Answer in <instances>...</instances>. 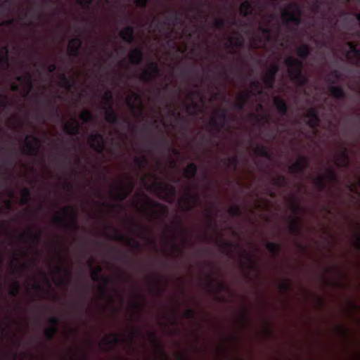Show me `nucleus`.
<instances>
[{"mask_svg": "<svg viewBox=\"0 0 360 360\" xmlns=\"http://www.w3.org/2000/svg\"><path fill=\"white\" fill-rule=\"evenodd\" d=\"M241 256L247 262L251 263V265L249 266L250 269H253L256 267V264H255V262L253 261L252 257L249 253L246 252L245 250H243L241 252Z\"/></svg>", "mask_w": 360, "mask_h": 360, "instance_id": "49", "label": "nucleus"}, {"mask_svg": "<svg viewBox=\"0 0 360 360\" xmlns=\"http://www.w3.org/2000/svg\"><path fill=\"white\" fill-rule=\"evenodd\" d=\"M103 99L104 101V105L103 108H109L110 106H112L113 94L111 91H106L103 96Z\"/></svg>", "mask_w": 360, "mask_h": 360, "instance_id": "43", "label": "nucleus"}, {"mask_svg": "<svg viewBox=\"0 0 360 360\" xmlns=\"http://www.w3.org/2000/svg\"><path fill=\"white\" fill-rule=\"evenodd\" d=\"M226 21L224 18H215L213 22V27L217 30H222L226 25Z\"/></svg>", "mask_w": 360, "mask_h": 360, "instance_id": "48", "label": "nucleus"}, {"mask_svg": "<svg viewBox=\"0 0 360 360\" xmlns=\"http://www.w3.org/2000/svg\"><path fill=\"white\" fill-rule=\"evenodd\" d=\"M22 198L20 200V204L22 205H28L30 202L31 200V191L28 188H24L21 191Z\"/></svg>", "mask_w": 360, "mask_h": 360, "instance_id": "36", "label": "nucleus"}, {"mask_svg": "<svg viewBox=\"0 0 360 360\" xmlns=\"http://www.w3.org/2000/svg\"><path fill=\"white\" fill-rule=\"evenodd\" d=\"M251 93V91L248 90L245 92L239 94L238 96V100L233 105L235 109L238 110H243L248 101L250 100Z\"/></svg>", "mask_w": 360, "mask_h": 360, "instance_id": "17", "label": "nucleus"}, {"mask_svg": "<svg viewBox=\"0 0 360 360\" xmlns=\"http://www.w3.org/2000/svg\"><path fill=\"white\" fill-rule=\"evenodd\" d=\"M28 235L31 242L34 243V245H37L39 243L41 236V230H39L37 233H34L32 229H30L28 231Z\"/></svg>", "mask_w": 360, "mask_h": 360, "instance_id": "42", "label": "nucleus"}, {"mask_svg": "<svg viewBox=\"0 0 360 360\" xmlns=\"http://www.w3.org/2000/svg\"><path fill=\"white\" fill-rule=\"evenodd\" d=\"M60 86L70 89L75 84L73 79L67 77L65 74L60 75Z\"/></svg>", "mask_w": 360, "mask_h": 360, "instance_id": "31", "label": "nucleus"}, {"mask_svg": "<svg viewBox=\"0 0 360 360\" xmlns=\"http://www.w3.org/2000/svg\"><path fill=\"white\" fill-rule=\"evenodd\" d=\"M127 184L126 186L119 185L116 187L115 193H113L114 198L119 201L122 202L132 192L134 188L135 184L133 179L129 175H127ZM112 194V192H111Z\"/></svg>", "mask_w": 360, "mask_h": 360, "instance_id": "5", "label": "nucleus"}, {"mask_svg": "<svg viewBox=\"0 0 360 360\" xmlns=\"http://www.w3.org/2000/svg\"><path fill=\"white\" fill-rule=\"evenodd\" d=\"M289 8L292 10V12H290L291 13H295V15H302V8L299 4L296 3H292L289 4Z\"/></svg>", "mask_w": 360, "mask_h": 360, "instance_id": "57", "label": "nucleus"}, {"mask_svg": "<svg viewBox=\"0 0 360 360\" xmlns=\"http://www.w3.org/2000/svg\"><path fill=\"white\" fill-rule=\"evenodd\" d=\"M342 77V73L338 70H333L330 72L329 75L326 77V80L331 84H335L337 80Z\"/></svg>", "mask_w": 360, "mask_h": 360, "instance_id": "33", "label": "nucleus"}, {"mask_svg": "<svg viewBox=\"0 0 360 360\" xmlns=\"http://www.w3.org/2000/svg\"><path fill=\"white\" fill-rule=\"evenodd\" d=\"M147 205L152 209L160 208V209H163L165 210V212H167L166 207L164 205H162L161 203L156 202L151 199H149L147 201Z\"/></svg>", "mask_w": 360, "mask_h": 360, "instance_id": "54", "label": "nucleus"}, {"mask_svg": "<svg viewBox=\"0 0 360 360\" xmlns=\"http://www.w3.org/2000/svg\"><path fill=\"white\" fill-rule=\"evenodd\" d=\"M228 110L219 108L215 112V116L212 117L208 122L210 129L214 134H219L225 127L228 118Z\"/></svg>", "mask_w": 360, "mask_h": 360, "instance_id": "3", "label": "nucleus"}, {"mask_svg": "<svg viewBox=\"0 0 360 360\" xmlns=\"http://www.w3.org/2000/svg\"><path fill=\"white\" fill-rule=\"evenodd\" d=\"M279 288L283 292H287L290 289V283L288 281H283L279 284Z\"/></svg>", "mask_w": 360, "mask_h": 360, "instance_id": "62", "label": "nucleus"}, {"mask_svg": "<svg viewBox=\"0 0 360 360\" xmlns=\"http://www.w3.org/2000/svg\"><path fill=\"white\" fill-rule=\"evenodd\" d=\"M198 172V167L196 164L191 162L188 164L184 170V176L188 179H193L196 176Z\"/></svg>", "mask_w": 360, "mask_h": 360, "instance_id": "26", "label": "nucleus"}, {"mask_svg": "<svg viewBox=\"0 0 360 360\" xmlns=\"http://www.w3.org/2000/svg\"><path fill=\"white\" fill-rule=\"evenodd\" d=\"M63 129L66 134L70 136H77L80 133L81 126L75 118H72V122H67Z\"/></svg>", "mask_w": 360, "mask_h": 360, "instance_id": "16", "label": "nucleus"}, {"mask_svg": "<svg viewBox=\"0 0 360 360\" xmlns=\"http://www.w3.org/2000/svg\"><path fill=\"white\" fill-rule=\"evenodd\" d=\"M119 35L122 38V39L127 44H131L134 41V35H129V34L127 32H124V34H122V30L120 32Z\"/></svg>", "mask_w": 360, "mask_h": 360, "instance_id": "53", "label": "nucleus"}, {"mask_svg": "<svg viewBox=\"0 0 360 360\" xmlns=\"http://www.w3.org/2000/svg\"><path fill=\"white\" fill-rule=\"evenodd\" d=\"M108 229L112 230L113 231L112 235H108L107 237L109 239L120 241V242H125L128 245L135 249L141 248V243L133 238H128L125 237L122 233H121L116 228L112 226H108Z\"/></svg>", "mask_w": 360, "mask_h": 360, "instance_id": "6", "label": "nucleus"}, {"mask_svg": "<svg viewBox=\"0 0 360 360\" xmlns=\"http://www.w3.org/2000/svg\"><path fill=\"white\" fill-rule=\"evenodd\" d=\"M25 79V80L28 83L30 89L32 87V77L31 73L29 71H27L25 74V77L18 76L16 77V80L18 82H22Z\"/></svg>", "mask_w": 360, "mask_h": 360, "instance_id": "50", "label": "nucleus"}, {"mask_svg": "<svg viewBox=\"0 0 360 360\" xmlns=\"http://www.w3.org/2000/svg\"><path fill=\"white\" fill-rule=\"evenodd\" d=\"M250 87L251 89L257 91L258 94H262V84L259 81H257V80L252 81L250 84Z\"/></svg>", "mask_w": 360, "mask_h": 360, "instance_id": "56", "label": "nucleus"}, {"mask_svg": "<svg viewBox=\"0 0 360 360\" xmlns=\"http://www.w3.org/2000/svg\"><path fill=\"white\" fill-rule=\"evenodd\" d=\"M79 117L84 123L89 122L93 120V115L89 110H83Z\"/></svg>", "mask_w": 360, "mask_h": 360, "instance_id": "46", "label": "nucleus"}, {"mask_svg": "<svg viewBox=\"0 0 360 360\" xmlns=\"http://www.w3.org/2000/svg\"><path fill=\"white\" fill-rule=\"evenodd\" d=\"M338 160L340 162V165L345 167H347L349 164V155L347 154V151L345 148H344L338 155Z\"/></svg>", "mask_w": 360, "mask_h": 360, "instance_id": "39", "label": "nucleus"}, {"mask_svg": "<svg viewBox=\"0 0 360 360\" xmlns=\"http://www.w3.org/2000/svg\"><path fill=\"white\" fill-rule=\"evenodd\" d=\"M131 224L132 226V231H134V229H137L139 232V236L141 238H146V228L143 226L136 221H131Z\"/></svg>", "mask_w": 360, "mask_h": 360, "instance_id": "45", "label": "nucleus"}, {"mask_svg": "<svg viewBox=\"0 0 360 360\" xmlns=\"http://www.w3.org/2000/svg\"><path fill=\"white\" fill-rule=\"evenodd\" d=\"M63 215L58 214L53 218L54 224L66 229L72 230L74 231H77V213L76 210L72 206H68L62 208Z\"/></svg>", "mask_w": 360, "mask_h": 360, "instance_id": "2", "label": "nucleus"}, {"mask_svg": "<svg viewBox=\"0 0 360 360\" xmlns=\"http://www.w3.org/2000/svg\"><path fill=\"white\" fill-rule=\"evenodd\" d=\"M329 93L336 99L343 100L346 98V93L341 86L331 85L328 87Z\"/></svg>", "mask_w": 360, "mask_h": 360, "instance_id": "24", "label": "nucleus"}, {"mask_svg": "<svg viewBox=\"0 0 360 360\" xmlns=\"http://www.w3.org/2000/svg\"><path fill=\"white\" fill-rule=\"evenodd\" d=\"M90 147L99 154H102L105 150L104 136L101 133H91L89 136Z\"/></svg>", "mask_w": 360, "mask_h": 360, "instance_id": "7", "label": "nucleus"}, {"mask_svg": "<svg viewBox=\"0 0 360 360\" xmlns=\"http://www.w3.org/2000/svg\"><path fill=\"white\" fill-rule=\"evenodd\" d=\"M255 152L257 155L264 158H270L271 157L268 148L264 146L257 145L255 148Z\"/></svg>", "mask_w": 360, "mask_h": 360, "instance_id": "38", "label": "nucleus"}, {"mask_svg": "<svg viewBox=\"0 0 360 360\" xmlns=\"http://www.w3.org/2000/svg\"><path fill=\"white\" fill-rule=\"evenodd\" d=\"M302 230V224L300 219L295 217L292 219L289 226L290 233L293 235H299L301 233Z\"/></svg>", "mask_w": 360, "mask_h": 360, "instance_id": "27", "label": "nucleus"}, {"mask_svg": "<svg viewBox=\"0 0 360 360\" xmlns=\"http://www.w3.org/2000/svg\"><path fill=\"white\" fill-rule=\"evenodd\" d=\"M272 184L277 187H285L288 185V181L283 175H278L272 179Z\"/></svg>", "mask_w": 360, "mask_h": 360, "instance_id": "40", "label": "nucleus"}, {"mask_svg": "<svg viewBox=\"0 0 360 360\" xmlns=\"http://www.w3.org/2000/svg\"><path fill=\"white\" fill-rule=\"evenodd\" d=\"M150 144L157 148H160L162 147H165L167 145V140L165 138H162L160 141H153L150 142Z\"/></svg>", "mask_w": 360, "mask_h": 360, "instance_id": "59", "label": "nucleus"}, {"mask_svg": "<svg viewBox=\"0 0 360 360\" xmlns=\"http://www.w3.org/2000/svg\"><path fill=\"white\" fill-rule=\"evenodd\" d=\"M89 266L91 269V279L95 282H98L100 279V273L102 271L101 266H98L96 268H94L93 262L91 261L89 262Z\"/></svg>", "mask_w": 360, "mask_h": 360, "instance_id": "41", "label": "nucleus"}, {"mask_svg": "<svg viewBox=\"0 0 360 360\" xmlns=\"http://www.w3.org/2000/svg\"><path fill=\"white\" fill-rule=\"evenodd\" d=\"M58 328L56 326H50L44 330V335L47 340L52 341L54 337L57 335Z\"/></svg>", "mask_w": 360, "mask_h": 360, "instance_id": "34", "label": "nucleus"}, {"mask_svg": "<svg viewBox=\"0 0 360 360\" xmlns=\"http://www.w3.org/2000/svg\"><path fill=\"white\" fill-rule=\"evenodd\" d=\"M223 164L227 169H231L236 171L239 165V158L237 155L228 157L222 160Z\"/></svg>", "mask_w": 360, "mask_h": 360, "instance_id": "25", "label": "nucleus"}, {"mask_svg": "<svg viewBox=\"0 0 360 360\" xmlns=\"http://www.w3.org/2000/svg\"><path fill=\"white\" fill-rule=\"evenodd\" d=\"M170 22H173L174 23H183L180 15L177 12H174L172 15H167L166 20L162 22L158 20L155 17H153L151 23L153 24L156 22L157 26H170Z\"/></svg>", "mask_w": 360, "mask_h": 360, "instance_id": "14", "label": "nucleus"}, {"mask_svg": "<svg viewBox=\"0 0 360 360\" xmlns=\"http://www.w3.org/2000/svg\"><path fill=\"white\" fill-rule=\"evenodd\" d=\"M199 195L198 193H192L188 191L186 197L182 198L184 204L188 207V210L193 209L195 205L199 202Z\"/></svg>", "mask_w": 360, "mask_h": 360, "instance_id": "20", "label": "nucleus"}, {"mask_svg": "<svg viewBox=\"0 0 360 360\" xmlns=\"http://www.w3.org/2000/svg\"><path fill=\"white\" fill-rule=\"evenodd\" d=\"M94 0H77V3L84 8H89Z\"/></svg>", "mask_w": 360, "mask_h": 360, "instance_id": "63", "label": "nucleus"}, {"mask_svg": "<svg viewBox=\"0 0 360 360\" xmlns=\"http://www.w3.org/2000/svg\"><path fill=\"white\" fill-rule=\"evenodd\" d=\"M273 103L281 115L284 116L287 114L288 105L284 99L276 96L274 98Z\"/></svg>", "mask_w": 360, "mask_h": 360, "instance_id": "22", "label": "nucleus"}, {"mask_svg": "<svg viewBox=\"0 0 360 360\" xmlns=\"http://www.w3.org/2000/svg\"><path fill=\"white\" fill-rule=\"evenodd\" d=\"M41 146V140L36 136L30 135L25 138L22 153L30 156H37Z\"/></svg>", "mask_w": 360, "mask_h": 360, "instance_id": "4", "label": "nucleus"}, {"mask_svg": "<svg viewBox=\"0 0 360 360\" xmlns=\"http://www.w3.org/2000/svg\"><path fill=\"white\" fill-rule=\"evenodd\" d=\"M354 245L358 249L360 250V233L359 231H357L356 233L354 236Z\"/></svg>", "mask_w": 360, "mask_h": 360, "instance_id": "64", "label": "nucleus"}, {"mask_svg": "<svg viewBox=\"0 0 360 360\" xmlns=\"http://www.w3.org/2000/svg\"><path fill=\"white\" fill-rule=\"evenodd\" d=\"M149 0H134V3L136 5V6L145 9L148 4Z\"/></svg>", "mask_w": 360, "mask_h": 360, "instance_id": "61", "label": "nucleus"}, {"mask_svg": "<svg viewBox=\"0 0 360 360\" xmlns=\"http://www.w3.org/2000/svg\"><path fill=\"white\" fill-rule=\"evenodd\" d=\"M0 65L5 69H7L10 67L8 55L1 54L0 53Z\"/></svg>", "mask_w": 360, "mask_h": 360, "instance_id": "51", "label": "nucleus"}, {"mask_svg": "<svg viewBox=\"0 0 360 360\" xmlns=\"http://www.w3.org/2000/svg\"><path fill=\"white\" fill-rule=\"evenodd\" d=\"M328 179L329 181H334L336 179L335 172L333 169H328L326 171V174L324 176H318L314 179V183L315 186L318 188L319 191H323L326 187V179Z\"/></svg>", "mask_w": 360, "mask_h": 360, "instance_id": "11", "label": "nucleus"}, {"mask_svg": "<svg viewBox=\"0 0 360 360\" xmlns=\"http://www.w3.org/2000/svg\"><path fill=\"white\" fill-rule=\"evenodd\" d=\"M243 41L240 37H229L226 46L227 48L242 47Z\"/></svg>", "mask_w": 360, "mask_h": 360, "instance_id": "37", "label": "nucleus"}, {"mask_svg": "<svg viewBox=\"0 0 360 360\" xmlns=\"http://www.w3.org/2000/svg\"><path fill=\"white\" fill-rule=\"evenodd\" d=\"M281 18L285 24L292 22L296 27L301 23V15L291 13L288 10H283L281 13Z\"/></svg>", "mask_w": 360, "mask_h": 360, "instance_id": "15", "label": "nucleus"}, {"mask_svg": "<svg viewBox=\"0 0 360 360\" xmlns=\"http://www.w3.org/2000/svg\"><path fill=\"white\" fill-rule=\"evenodd\" d=\"M102 108L105 110V119L106 122L111 124H117L120 122L119 116L113 109L112 106Z\"/></svg>", "mask_w": 360, "mask_h": 360, "instance_id": "19", "label": "nucleus"}, {"mask_svg": "<svg viewBox=\"0 0 360 360\" xmlns=\"http://www.w3.org/2000/svg\"><path fill=\"white\" fill-rule=\"evenodd\" d=\"M266 249L273 257H276L281 251V246L277 243L269 242L266 244Z\"/></svg>", "mask_w": 360, "mask_h": 360, "instance_id": "29", "label": "nucleus"}, {"mask_svg": "<svg viewBox=\"0 0 360 360\" xmlns=\"http://www.w3.org/2000/svg\"><path fill=\"white\" fill-rule=\"evenodd\" d=\"M20 286L18 281L13 283V288L10 290L9 294L13 297H17L20 293Z\"/></svg>", "mask_w": 360, "mask_h": 360, "instance_id": "55", "label": "nucleus"}, {"mask_svg": "<svg viewBox=\"0 0 360 360\" xmlns=\"http://www.w3.org/2000/svg\"><path fill=\"white\" fill-rule=\"evenodd\" d=\"M82 45V41L79 37H75L70 40L68 45V53L69 56L72 58L78 57Z\"/></svg>", "mask_w": 360, "mask_h": 360, "instance_id": "12", "label": "nucleus"}, {"mask_svg": "<svg viewBox=\"0 0 360 360\" xmlns=\"http://www.w3.org/2000/svg\"><path fill=\"white\" fill-rule=\"evenodd\" d=\"M278 70V65L276 63L273 64L262 77L263 82L267 89L271 90L274 88L276 77Z\"/></svg>", "mask_w": 360, "mask_h": 360, "instance_id": "8", "label": "nucleus"}, {"mask_svg": "<svg viewBox=\"0 0 360 360\" xmlns=\"http://www.w3.org/2000/svg\"><path fill=\"white\" fill-rule=\"evenodd\" d=\"M259 30L266 37V41L271 40L272 29L271 27L260 26Z\"/></svg>", "mask_w": 360, "mask_h": 360, "instance_id": "47", "label": "nucleus"}, {"mask_svg": "<svg viewBox=\"0 0 360 360\" xmlns=\"http://www.w3.org/2000/svg\"><path fill=\"white\" fill-rule=\"evenodd\" d=\"M223 247L228 249L229 254L231 255L232 250L239 247V245L231 242L226 241L223 243Z\"/></svg>", "mask_w": 360, "mask_h": 360, "instance_id": "58", "label": "nucleus"}, {"mask_svg": "<svg viewBox=\"0 0 360 360\" xmlns=\"http://www.w3.org/2000/svg\"><path fill=\"white\" fill-rule=\"evenodd\" d=\"M284 63L288 67L290 79L298 86H304L308 82V78L302 71L303 62L293 56H288L285 59Z\"/></svg>", "mask_w": 360, "mask_h": 360, "instance_id": "1", "label": "nucleus"}, {"mask_svg": "<svg viewBox=\"0 0 360 360\" xmlns=\"http://www.w3.org/2000/svg\"><path fill=\"white\" fill-rule=\"evenodd\" d=\"M305 117L308 118L307 124L313 129H316L320 124V119L319 117V111L315 108H311L305 115Z\"/></svg>", "mask_w": 360, "mask_h": 360, "instance_id": "13", "label": "nucleus"}, {"mask_svg": "<svg viewBox=\"0 0 360 360\" xmlns=\"http://www.w3.org/2000/svg\"><path fill=\"white\" fill-rule=\"evenodd\" d=\"M160 75V69L155 62L148 63V70H144L140 75V79L149 82Z\"/></svg>", "mask_w": 360, "mask_h": 360, "instance_id": "9", "label": "nucleus"}, {"mask_svg": "<svg viewBox=\"0 0 360 360\" xmlns=\"http://www.w3.org/2000/svg\"><path fill=\"white\" fill-rule=\"evenodd\" d=\"M129 59L133 65H141L143 59V49L141 47L134 49L129 56Z\"/></svg>", "mask_w": 360, "mask_h": 360, "instance_id": "18", "label": "nucleus"}, {"mask_svg": "<svg viewBox=\"0 0 360 360\" xmlns=\"http://www.w3.org/2000/svg\"><path fill=\"white\" fill-rule=\"evenodd\" d=\"M309 167V160L308 158L302 156L298 160L288 167V171L292 174H303Z\"/></svg>", "mask_w": 360, "mask_h": 360, "instance_id": "10", "label": "nucleus"}, {"mask_svg": "<svg viewBox=\"0 0 360 360\" xmlns=\"http://www.w3.org/2000/svg\"><path fill=\"white\" fill-rule=\"evenodd\" d=\"M240 12L244 17L253 15L254 8L252 1L245 0L240 6Z\"/></svg>", "mask_w": 360, "mask_h": 360, "instance_id": "23", "label": "nucleus"}, {"mask_svg": "<svg viewBox=\"0 0 360 360\" xmlns=\"http://www.w3.org/2000/svg\"><path fill=\"white\" fill-rule=\"evenodd\" d=\"M195 316V311L191 308H188L184 313V317L188 319H194Z\"/></svg>", "mask_w": 360, "mask_h": 360, "instance_id": "60", "label": "nucleus"}, {"mask_svg": "<svg viewBox=\"0 0 360 360\" xmlns=\"http://www.w3.org/2000/svg\"><path fill=\"white\" fill-rule=\"evenodd\" d=\"M154 186L160 192L166 193L169 195H174L176 193V189L172 185L162 183V182H155Z\"/></svg>", "mask_w": 360, "mask_h": 360, "instance_id": "21", "label": "nucleus"}, {"mask_svg": "<svg viewBox=\"0 0 360 360\" xmlns=\"http://www.w3.org/2000/svg\"><path fill=\"white\" fill-rule=\"evenodd\" d=\"M134 165L141 170L144 169L148 165V160L145 155L138 156L134 159Z\"/></svg>", "mask_w": 360, "mask_h": 360, "instance_id": "32", "label": "nucleus"}, {"mask_svg": "<svg viewBox=\"0 0 360 360\" xmlns=\"http://www.w3.org/2000/svg\"><path fill=\"white\" fill-rule=\"evenodd\" d=\"M112 338L109 337H105L103 339V342L105 345H117L122 342V339L120 338V335L113 333L111 335Z\"/></svg>", "mask_w": 360, "mask_h": 360, "instance_id": "35", "label": "nucleus"}, {"mask_svg": "<svg viewBox=\"0 0 360 360\" xmlns=\"http://www.w3.org/2000/svg\"><path fill=\"white\" fill-rule=\"evenodd\" d=\"M150 336L151 338L153 343L160 350L163 359H167V355L166 354V353L162 348V346L157 338L156 334L153 332H151V333H150Z\"/></svg>", "mask_w": 360, "mask_h": 360, "instance_id": "44", "label": "nucleus"}, {"mask_svg": "<svg viewBox=\"0 0 360 360\" xmlns=\"http://www.w3.org/2000/svg\"><path fill=\"white\" fill-rule=\"evenodd\" d=\"M349 51L347 53L346 57L353 63L356 58L360 56V49L353 42L349 43Z\"/></svg>", "mask_w": 360, "mask_h": 360, "instance_id": "28", "label": "nucleus"}, {"mask_svg": "<svg viewBox=\"0 0 360 360\" xmlns=\"http://www.w3.org/2000/svg\"><path fill=\"white\" fill-rule=\"evenodd\" d=\"M297 56L305 59L310 55V47L307 44H302L297 49Z\"/></svg>", "mask_w": 360, "mask_h": 360, "instance_id": "30", "label": "nucleus"}, {"mask_svg": "<svg viewBox=\"0 0 360 360\" xmlns=\"http://www.w3.org/2000/svg\"><path fill=\"white\" fill-rule=\"evenodd\" d=\"M228 212L231 217H239L241 214V210L238 205H234L229 209Z\"/></svg>", "mask_w": 360, "mask_h": 360, "instance_id": "52", "label": "nucleus"}]
</instances>
